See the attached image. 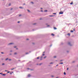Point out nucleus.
Returning a JSON list of instances; mask_svg holds the SVG:
<instances>
[{"label":"nucleus","instance_id":"obj_49","mask_svg":"<svg viewBox=\"0 0 78 78\" xmlns=\"http://www.w3.org/2000/svg\"><path fill=\"white\" fill-rule=\"evenodd\" d=\"M25 5V3H24V4H23V5Z\"/></svg>","mask_w":78,"mask_h":78},{"label":"nucleus","instance_id":"obj_61","mask_svg":"<svg viewBox=\"0 0 78 78\" xmlns=\"http://www.w3.org/2000/svg\"><path fill=\"white\" fill-rule=\"evenodd\" d=\"M12 9H11V10H12Z\"/></svg>","mask_w":78,"mask_h":78},{"label":"nucleus","instance_id":"obj_7","mask_svg":"<svg viewBox=\"0 0 78 78\" xmlns=\"http://www.w3.org/2000/svg\"><path fill=\"white\" fill-rule=\"evenodd\" d=\"M2 76H5V75H6V74H2Z\"/></svg>","mask_w":78,"mask_h":78},{"label":"nucleus","instance_id":"obj_8","mask_svg":"<svg viewBox=\"0 0 78 78\" xmlns=\"http://www.w3.org/2000/svg\"><path fill=\"white\" fill-rule=\"evenodd\" d=\"M67 35H68V36H70V34L69 33V34H67Z\"/></svg>","mask_w":78,"mask_h":78},{"label":"nucleus","instance_id":"obj_63","mask_svg":"<svg viewBox=\"0 0 78 78\" xmlns=\"http://www.w3.org/2000/svg\"><path fill=\"white\" fill-rule=\"evenodd\" d=\"M56 78H58V77H56Z\"/></svg>","mask_w":78,"mask_h":78},{"label":"nucleus","instance_id":"obj_3","mask_svg":"<svg viewBox=\"0 0 78 78\" xmlns=\"http://www.w3.org/2000/svg\"><path fill=\"white\" fill-rule=\"evenodd\" d=\"M42 58H43V57L42 56H41L40 58V60H42Z\"/></svg>","mask_w":78,"mask_h":78},{"label":"nucleus","instance_id":"obj_47","mask_svg":"<svg viewBox=\"0 0 78 78\" xmlns=\"http://www.w3.org/2000/svg\"><path fill=\"white\" fill-rule=\"evenodd\" d=\"M43 54H44V53H45V52L44 51L43 52Z\"/></svg>","mask_w":78,"mask_h":78},{"label":"nucleus","instance_id":"obj_39","mask_svg":"<svg viewBox=\"0 0 78 78\" xmlns=\"http://www.w3.org/2000/svg\"><path fill=\"white\" fill-rule=\"evenodd\" d=\"M9 55H12V54L11 53Z\"/></svg>","mask_w":78,"mask_h":78},{"label":"nucleus","instance_id":"obj_64","mask_svg":"<svg viewBox=\"0 0 78 78\" xmlns=\"http://www.w3.org/2000/svg\"><path fill=\"white\" fill-rule=\"evenodd\" d=\"M77 66H78V65H77Z\"/></svg>","mask_w":78,"mask_h":78},{"label":"nucleus","instance_id":"obj_23","mask_svg":"<svg viewBox=\"0 0 78 78\" xmlns=\"http://www.w3.org/2000/svg\"><path fill=\"white\" fill-rule=\"evenodd\" d=\"M71 5H72L73 4V2H72L71 3H70Z\"/></svg>","mask_w":78,"mask_h":78},{"label":"nucleus","instance_id":"obj_58","mask_svg":"<svg viewBox=\"0 0 78 78\" xmlns=\"http://www.w3.org/2000/svg\"><path fill=\"white\" fill-rule=\"evenodd\" d=\"M16 50H18V48H16Z\"/></svg>","mask_w":78,"mask_h":78},{"label":"nucleus","instance_id":"obj_53","mask_svg":"<svg viewBox=\"0 0 78 78\" xmlns=\"http://www.w3.org/2000/svg\"><path fill=\"white\" fill-rule=\"evenodd\" d=\"M41 12H43V10H41Z\"/></svg>","mask_w":78,"mask_h":78},{"label":"nucleus","instance_id":"obj_56","mask_svg":"<svg viewBox=\"0 0 78 78\" xmlns=\"http://www.w3.org/2000/svg\"><path fill=\"white\" fill-rule=\"evenodd\" d=\"M41 9H42L43 8H41Z\"/></svg>","mask_w":78,"mask_h":78},{"label":"nucleus","instance_id":"obj_9","mask_svg":"<svg viewBox=\"0 0 78 78\" xmlns=\"http://www.w3.org/2000/svg\"><path fill=\"white\" fill-rule=\"evenodd\" d=\"M53 64V62H51L49 63V64Z\"/></svg>","mask_w":78,"mask_h":78},{"label":"nucleus","instance_id":"obj_31","mask_svg":"<svg viewBox=\"0 0 78 78\" xmlns=\"http://www.w3.org/2000/svg\"><path fill=\"white\" fill-rule=\"evenodd\" d=\"M2 66L5 65V63H2Z\"/></svg>","mask_w":78,"mask_h":78},{"label":"nucleus","instance_id":"obj_11","mask_svg":"<svg viewBox=\"0 0 78 78\" xmlns=\"http://www.w3.org/2000/svg\"><path fill=\"white\" fill-rule=\"evenodd\" d=\"M19 8H20V9H23V7H20Z\"/></svg>","mask_w":78,"mask_h":78},{"label":"nucleus","instance_id":"obj_62","mask_svg":"<svg viewBox=\"0 0 78 78\" xmlns=\"http://www.w3.org/2000/svg\"><path fill=\"white\" fill-rule=\"evenodd\" d=\"M30 70H32V69H31Z\"/></svg>","mask_w":78,"mask_h":78},{"label":"nucleus","instance_id":"obj_29","mask_svg":"<svg viewBox=\"0 0 78 78\" xmlns=\"http://www.w3.org/2000/svg\"><path fill=\"white\" fill-rule=\"evenodd\" d=\"M45 55V54H43L42 55V56H44Z\"/></svg>","mask_w":78,"mask_h":78},{"label":"nucleus","instance_id":"obj_38","mask_svg":"<svg viewBox=\"0 0 78 78\" xmlns=\"http://www.w3.org/2000/svg\"><path fill=\"white\" fill-rule=\"evenodd\" d=\"M31 3H32V4H33V2H31Z\"/></svg>","mask_w":78,"mask_h":78},{"label":"nucleus","instance_id":"obj_41","mask_svg":"<svg viewBox=\"0 0 78 78\" xmlns=\"http://www.w3.org/2000/svg\"><path fill=\"white\" fill-rule=\"evenodd\" d=\"M10 52H12V50H11L10 51Z\"/></svg>","mask_w":78,"mask_h":78},{"label":"nucleus","instance_id":"obj_26","mask_svg":"<svg viewBox=\"0 0 78 78\" xmlns=\"http://www.w3.org/2000/svg\"><path fill=\"white\" fill-rule=\"evenodd\" d=\"M60 64H63V62H61L60 63Z\"/></svg>","mask_w":78,"mask_h":78},{"label":"nucleus","instance_id":"obj_18","mask_svg":"<svg viewBox=\"0 0 78 78\" xmlns=\"http://www.w3.org/2000/svg\"><path fill=\"white\" fill-rule=\"evenodd\" d=\"M12 60L11 59H9V61H11Z\"/></svg>","mask_w":78,"mask_h":78},{"label":"nucleus","instance_id":"obj_15","mask_svg":"<svg viewBox=\"0 0 78 78\" xmlns=\"http://www.w3.org/2000/svg\"><path fill=\"white\" fill-rule=\"evenodd\" d=\"M17 52H15L14 53V55H17Z\"/></svg>","mask_w":78,"mask_h":78},{"label":"nucleus","instance_id":"obj_34","mask_svg":"<svg viewBox=\"0 0 78 78\" xmlns=\"http://www.w3.org/2000/svg\"><path fill=\"white\" fill-rule=\"evenodd\" d=\"M1 53L2 54H4V53H3V52H2Z\"/></svg>","mask_w":78,"mask_h":78},{"label":"nucleus","instance_id":"obj_30","mask_svg":"<svg viewBox=\"0 0 78 78\" xmlns=\"http://www.w3.org/2000/svg\"><path fill=\"white\" fill-rule=\"evenodd\" d=\"M37 59H39V57H37Z\"/></svg>","mask_w":78,"mask_h":78},{"label":"nucleus","instance_id":"obj_57","mask_svg":"<svg viewBox=\"0 0 78 78\" xmlns=\"http://www.w3.org/2000/svg\"><path fill=\"white\" fill-rule=\"evenodd\" d=\"M51 46H52V45H50V47H51Z\"/></svg>","mask_w":78,"mask_h":78},{"label":"nucleus","instance_id":"obj_32","mask_svg":"<svg viewBox=\"0 0 78 78\" xmlns=\"http://www.w3.org/2000/svg\"><path fill=\"white\" fill-rule=\"evenodd\" d=\"M22 16V15H21V14H20V15H19V17H20V16Z\"/></svg>","mask_w":78,"mask_h":78},{"label":"nucleus","instance_id":"obj_44","mask_svg":"<svg viewBox=\"0 0 78 78\" xmlns=\"http://www.w3.org/2000/svg\"><path fill=\"white\" fill-rule=\"evenodd\" d=\"M27 41H28V40H29V39L27 38Z\"/></svg>","mask_w":78,"mask_h":78},{"label":"nucleus","instance_id":"obj_17","mask_svg":"<svg viewBox=\"0 0 78 78\" xmlns=\"http://www.w3.org/2000/svg\"><path fill=\"white\" fill-rule=\"evenodd\" d=\"M67 53H69V51H66Z\"/></svg>","mask_w":78,"mask_h":78},{"label":"nucleus","instance_id":"obj_5","mask_svg":"<svg viewBox=\"0 0 78 78\" xmlns=\"http://www.w3.org/2000/svg\"><path fill=\"white\" fill-rule=\"evenodd\" d=\"M16 69V67L13 68L12 69H11V70H14V69Z\"/></svg>","mask_w":78,"mask_h":78},{"label":"nucleus","instance_id":"obj_20","mask_svg":"<svg viewBox=\"0 0 78 78\" xmlns=\"http://www.w3.org/2000/svg\"><path fill=\"white\" fill-rule=\"evenodd\" d=\"M70 32H71V33H73V31L72 30H71L70 31Z\"/></svg>","mask_w":78,"mask_h":78},{"label":"nucleus","instance_id":"obj_14","mask_svg":"<svg viewBox=\"0 0 78 78\" xmlns=\"http://www.w3.org/2000/svg\"><path fill=\"white\" fill-rule=\"evenodd\" d=\"M49 16V17H54V16H55L50 15V16Z\"/></svg>","mask_w":78,"mask_h":78},{"label":"nucleus","instance_id":"obj_22","mask_svg":"<svg viewBox=\"0 0 78 78\" xmlns=\"http://www.w3.org/2000/svg\"><path fill=\"white\" fill-rule=\"evenodd\" d=\"M54 28V30H56V29H57L55 27Z\"/></svg>","mask_w":78,"mask_h":78},{"label":"nucleus","instance_id":"obj_6","mask_svg":"<svg viewBox=\"0 0 78 78\" xmlns=\"http://www.w3.org/2000/svg\"><path fill=\"white\" fill-rule=\"evenodd\" d=\"M28 77H30V76H31V75H30V74H28Z\"/></svg>","mask_w":78,"mask_h":78},{"label":"nucleus","instance_id":"obj_52","mask_svg":"<svg viewBox=\"0 0 78 78\" xmlns=\"http://www.w3.org/2000/svg\"><path fill=\"white\" fill-rule=\"evenodd\" d=\"M27 69H28V70H29V69H30L28 68Z\"/></svg>","mask_w":78,"mask_h":78},{"label":"nucleus","instance_id":"obj_1","mask_svg":"<svg viewBox=\"0 0 78 78\" xmlns=\"http://www.w3.org/2000/svg\"><path fill=\"white\" fill-rule=\"evenodd\" d=\"M68 45H70V46H72V44H71V42H69L68 43Z\"/></svg>","mask_w":78,"mask_h":78},{"label":"nucleus","instance_id":"obj_55","mask_svg":"<svg viewBox=\"0 0 78 78\" xmlns=\"http://www.w3.org/2000/svg\"><path fill=\"white\" fill-rule=\"evenodd\" d=\"M36 23H35L34 24V25H36Z\"/></svg>","mask_w":78,"mask_h":78},{"label":"nucleus","instance_id":"obj_19","mask_svg":"<svg viewBox=\"0 0 78 78\" xmlns=\"http://www.w3.org/2000/svg\"><path fill=\"white\" fill-rule=\"evenodd\" d=\"M64 75H66V72H64Z\"/></svg>","mask_w":78,"mask_h":78},{"label":"nucleus","instance_id":"obj_33","mask_svg":"<svg viewBox=\"0 0 78 78\" xmlns=\"http://www.w3.org/2000/svg\"><path fill=\"white\" fill-rule=\"evenodd\" d=\"M53 14H56V13H53Z\"/></svg>","mask_w":78,"mask_h":78},{"label":"nucleus","instance_id":"obj_25","mask_svg":"<svg viewBox=\"0 0 78 78\" xmlns=\"http://www.w3.org/2000/svg\"><path fill=\"white\" fill-rule=\"evenodd\" d=\"M47 58V56H45V57H44V59H45V58Z\"/></svg>","mask_w":78,"mask_h":78},{"label":"nucleus","instance_id":"obj_37","mask_svg":"<svg viewBox=\"0 0 78 78\" xmlns=\"http://www.w3.org/2000/svg\"><path fill=\"white\" fill-rule=\"evenodd\" d=\"M67 70H69V68H67Z\"/></svg>","mask_w":78,"mask_h":78},{"label":"nucleus","instance_id":"obj_35","mask_svg":"<svg viewBox=\"0 0 78 78\" xmlns=\"http://www.w3.org/2000/svg\"><path fill=\"white\" fill-rule=\"evenodd\" d=\"M75 61H73V62H73V63H74V62H75Z\"/></svg>","mask_w":78,"mask_h":78},{"label":"nucleus","instance_id":"obj_24","mask_svg":"<svg viewBox=\"0 0 78 78\" xmlns=\"http://www.w3.org/2000/svg\"><path fill=\"white\" fill-rule=\"evenodd\" d=\"M44 12H47V10H45Z\"/></svg>","mask_w":78,"mask_h":78},{"label":"nucleus","instance_id":"obj_60","mask_svg":"<svg viewBox=\"0 0 78 78\" xmlns=\"http://www.w3.org/2000/svg\"><path fill=\"white\" fill-rule=\"evenodd\" d=\"M62 61V60H61V61Z\"/></svg>","mask_w":78,"mask_h":78},{"label":"nucleus","instance_id":"obj_2","mask_svg":"<svg viewBox=\"0 0 78 78\" xmlns=\"http://www.w3.org/2000/svg\"><path fill=\"white\" fill-rule=\"evenodd\" d=\"M12 44H14V43H10L9 44H8V45H12Z\"/></svg>","mask_w":78,"mask_h":78},{"label":"nucleus","instance_id":"obj_28","mask_svg":"<svg viewBox=\"0 0 78 78\" xmlns=\"http://www.w3.org/2000/svg\"><path fill=\"white\" fill-rule=\"evenodd\" d=\"M51 77L53 78V77H54V76L53 75H52V76H51Z\"/></svg>","mask_w":78,"mask_h":78},{"label":"nucleus","instance_id":"obj_42","mask_svg":"<svg viewBox=\"0 0 78 78\" xmlns=\"http://www.w3.org/2000/svg\"><path fill=\"white\" fill-rule=\"evenodd\" d=\"M47 27H50V25H47Z\"/></svg>","mask_w":78,"mask_h":78},{"label":"nucleus","instance_id":"obj_45","mask_svg":"<svg viewBox=\"0 0 78 78\" xmlns=\"http://www.w3.org/2000/svg\"><path fill=\"white\" fill-rule=\"evenodd\" d=\"M73 30L74 31H75V29H74Z\"/></svg>","mask_w":78,"mask_h":78},{"label":"nucleus","instance_id":"obj_10","mask_svg":"<svg viewBox=\"0 0 78 78\" xmlns=\"http://www.w3.org/2000/svg\"><path fill=\"white\" fill-rule=\"evenodd\" d=\"M57 57L56 56H54L53 58H56Z\"/></svg>","mask_w":78,"mask_h":78},{"label":"nucleus","instance_id":"obj_43","mask_svg":"<svg viewBox=\"0 0 78 78\" xmlns=\"http://www.w3.org/2000/svg\"><path fill=\"white\" fill-rule=\"evenodd\" d=\"M18 23H20V21H18Z\"/></svg>","mask_w":78,"mask_h":78},{"label":"nucleus","instance_id":"obj_13","mask_svg":"<svg viewBox=\"0 0 78 78\" xmlns=\"http://www.w3.org/2000/svg\"><path fill=\"white\" fill-rule=\"evenodd\" d=\"M51 35L52 36H55V35H54V34H51Z\"/></svg>","mask_w":78,"mask_h":78},{"label":"nucleus","instance_id":"obj_12","mask_svg":"<svg viewBox=\"0 0 78 78\" xmlns=\"http://www.w3.org/2000/svg\"><path fill=\"white\" fill-rule=\"evenodd\" d=\"M27 11H28V12H30V11L29 10L27 9Z\"/></svg>","mask_w":78,"mask_h":78},{"label":"nucleus","instance_id":"obj_27","mask_svg":"<svg viewBox=\"0 0 78 78\" xmlns=\"http://www.w3.org/2000/svg\"><path fill=\"white\" fill-rule=\"evenodd\" d=\"M9 74H10V75H12V73L11 72L10 73H9Z\"/></svg>","mask_w":78,"mask_h":78},{"label":"nucleus","instance_id":"obj_36","mask_svg":"<svg viewBox=\"0 0 78 78\" xmlns=\"http://www.w3.org/2000/svg\"><path fill=\"white\" fill-rule=\"evenodd\" d=\"M9 6H11V4H9Z\"/></svg>","mask_w":78,"mask_h":78},{"label":"nucleus","instance_id":"obj_40","mask_svg":"<svg viewBox=\"0 0 78 78\" xmlns=\"http://www.w3.org/2000/svg\"><path fill=\"white\" fill-rule=\"evenodd\" d=\"M0 74H3V73H0Z\"/></svg>","mask_w":78,"mask_h":78},{"label":"nucleus","instance_id":"obj_54","mask_svg":"<svg viewBox=\"0 0 78 78\" xmlns=\"http://www.w3.org/2000/svg\"><path fill=\"white\" fill-rule=\"evenodd\" d=\"M7 70H5V72H7Z\"/></svg>","mask_w":78,"mask_h":78},{"label":"nucleus","instance_id":"obj_4","mask_svg":"<svg viewBox=\"0 0 78 78\" xmlns=\"http://www.w3.org/2000/svg\"><path fill=\"white\" fill-rule=\"evenodd\" d=\"M59 14H63V12H59Z\"/></svg>","mask_w":78,"mask_h":78},{"label":"nucleus","instance_id":"obj_46","mask_svg":"<svg viewBox=\"0 0 78 78\" xmlns=\"http://www.w3.org/2000/svg\"><path fill=\"white\" fill-rule=\"evenodd\" d=\"M57 66H58V65H56V67H57Z\"/></svg>","mask_w":78,"mask_h":78},{"label":"nucleus","instance_id":"obj_50","mask_svg":"<svg viewBox=\"0 0 78 78\" xmlns=\"http://www.w3.org/2000/svg\"><path fill=\"white\" fill-rule=\"evenodd\" d=\"M14 48H16V46H14Z\"/></svg>","mask_w":78,"mask_h":78},{"label":"nucleus","instance_id":"obj_59","mask_svg":"<svg viewBox=\"0 0 78 78\" xmlns=\"http://www.w3.org/2000/svg\"><path fill=\"white\" fill-rule=\"evenodd\" d=\"M11 72V73H13V72Z\"/></svg>","mask_w":78,"mask_h":78},{"label":"nucleus","instance_id":"obj_51","mask_svg":"<svg viewBox=\"0 0 78 78\" xmlns=\"http://www.w3.org/2000/svg\"><path fill=\"white\" fill-rule=\"evenodd\" d=\"M41 64H42V63L40 64H39L40 66H41Z\"/></svg>","mask_w":78,"mask_h":78},{"label":"nucleus","instance_id":"obj_48","mask_svg":"<svg viewBox=\"0 0 78 78\" xmlns=\"http://www.w3.org/2000/svg\"><path fill=\"white\" fill-rule=\"evenodd\" d=\"M10 72L9 71H8V72H7L8 73H9Z\"/></svg>","mask_w":78,"mask_h":78},{"label":"nucleus","instance_id":"obj_21","mask_svg":"<svg viewBox=\"0 0 78 78\" xmlns=\"http://www.w3.org/2000/svg\"><path fill=\"white\" fill-rule=\"evenodd\" d=\"M29 53L28 52H27L25 53L26 55H28V54H29Z\"/></svg>","mask_w":78,"mask_h":78},{"label":"nucleus","instance_id":"obj_16","mask_svg":"<svg viewBox=\"0 0 78 78\" xmlns=\"http://www.w3.org/2000/svg\"><path fill=\"white\" fill-rule=\"evenodd\" d=\"M9 59V58H7L5 59V61H7V60H8Z\"/></svg>","mask_w":78,"mask_h":78}]
</instances>
